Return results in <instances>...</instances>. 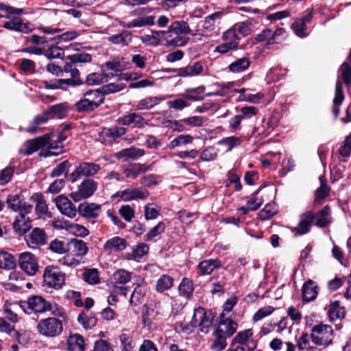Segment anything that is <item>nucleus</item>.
<instances>
[{
  "mask_svg": "<svg viewBox=\"0 0 351 351\" xmlns=\"http://www.w3.org/2000/svg\"><path fill=\"white\" fill-rule=\"evenodd\" d=\"M69 62H66L63 69L55 64H49L47 66V71L59 75L60 73H70L71 77L66 79H59L50 86L52 88L65 89L67 86H76L82 84V80L80 78L79 71L76 68V64L90 62L92 60L91 56L87 53H77L68 56Z\"/></svg>",
  "mask_w": 351,
  "mask_h": 351,
  "instance_id": "f257e3e1",
  "label": "nucleus"
},
{
  "mask_svg": "<svg viewBox=\"0 0 351 351\" xmlns=\"http://www.w3.org/2000/svg\"><path fill=\"white\" fill-rule=\"evenodd\" d=\"M310 337L316 346L326 348L333 343L334 330L331 326L319 323L312 326Z\"/></svg>",
  "mask_w": 351,
  "mask_h": 351,
  "instance_id": "f03ea898",
  "label": "nucleus"
},
{
  "mask_svg": "<svg viewBox=\"0 0 351 351\" xmlns=\"http://www.w3.org/2000/svg\"><path fill=\"white\" fill-rule=\"evenodd\" d=\"M38 332L48 338L56 337L63 331V325L61 320L55 317L41 319L36 325Z\"/></svg>",
  "mask_w": 351,
  "mask_h": 351,
  "instance_id": "7ed1b4c3",
  "label": "nucleus"
},
{
  "mask_svg": "<svg viewBox=\"0 0 351 351\" xmlns=\"http://www.w3.org/2000/svg\"><path fill=\"white\" fill-rule=\"evenodd\" d=\"M43 278L45 285L58 290L65 284L66 275L56 267L48 265L45 268Z\"/></svg>",
  "mask_w": 351,
  "mask_h": 351,
  "instance_id": "20e7f679",
  "label": "nucleus"
},
{
  "mask_svg": "<svg viewBox=\"0 0 351 351\" xmlns=\"http://www.w3.org/2000/svg\"><path fill=\"white\" fill-rule=\"evenodd\" d=\"M100 169V165L96 163L82 162L75 167V170L71 173L66 175V178L73 183L82 177L90 178L96 175Z\"/></svg>",
  "mask_w": 351,
  "mask_h": 351,
  "instance_id": "39448f33",
  "label": "nucleus"
},
{
  "mask_svg": "<svg viewBox=\"0 0 351 351\" xmlns=\"http://www.w3.org/2000/svg\"><path fill=\"white\" fill-rule=\"evenodd\" d=\"M20 308L26 313L30 314L31 313H42L50 309V302L42 296L32 295L27 300L19 302Z\"/></svg>",
  "mask_w": 351,
  "mask_h": 351,
  "instance_id": "423d86ee",
  "label": "nucleus"
},
{
  "mask_svg": "<svg viewBox=\"0 0 351 351\" xmlns=\"http://www.w3.org/2000/svg\"><path fill=\"white\" fill-rule=\"evenodd\" d=\"M97 187V181L92 178H84L77 186V190L70 193V197L74 202H80L92 197Z\"/></svg>",
  "mask_w": 351,
  "mask_h": 351,
  "instance_id": "0eeeda50",
  "label": "nucleus"
},
{
  "mask_svg": "<svg viewBox=\"0 0 351 351\" xmlns=\"http://www.w3.org/2000/svg\"><path fill=\"white\" fill-rule=\"evenodd\" d=\"M213 318L211 312L208 313L204 308L199 307L195 309L190 325L192 328L199 326L200 331L206 334L213 324Z\"/></svg>",
  "mask_w": 351,
  "mask_h": 351,
  "instance_id": "6e6552de",
  "label": "nucleus"
},
{
  "mask_svg": "<svg viewBox=\"0 0 351 351\" xmlns=\"http://www.w3.org/2000/svg\"><path fill=\"white\" fill-rule=\"evenodd\" d=\"M315 213L312 210H307L299 217V222L296 227L291 228V232L294 237L304 235L310 232L311 226L314 224Z\"/></svg>",
  "mask_w": 351,
  "mask_h": 351,
  "instance_id": "1a4fd4ad",
  "label": "nucleus"
},
{
  "mask_svg": "<svg viewBox=\"0 0 351 351\" xmlns=\"http://www.w3.org/2000/svg\"><path fill=\"white\" fill-rule=\"evenodd\" d=\"M19 264L20 268L29 276L35 275L39 267L37 258L29 252L20 254Z\"/></svg>",
  "mask_w": 351,
  "mask_h": 351,
  "instance_id": "9d476101",
  "label": "nucleus"
},
{
  "mask_svg": "<svg viewBox=\"0 0 351 351\" xmlns=\"http://www.w3.org/2000/svg\"><path fill=\"white\" fill-rule=\"evenodd\" d=\"M117 122L122 125L131 128L143 129L148 125L147 121L138 112H129L120 117Z\"/></svg>",
  "mask_w": 351,
  "mask_h": 351,
  "instance_id": "9b49d317",
  "label": "nucleus"
},
{
  "mask_svg": "<svg viewBox=\"0 0 351 351\" xmlns=\"http://www.w3.org/2000/svg\"><path fill=\"white\" fill-rule=\"evenodd\" d=\"M6 203L9 208L13 211L19 212V215L29 214L32 210V206L23 202L21 197L19 195H9Z\"/></svg>",
  "mask_w": 351,
  "mask_h": 351,
  "instance_id": "f8f14e48",
  "label": "nucleus"
},
{
  "mask_svg": "<svg viewBox=\"0 0 351 351\" xmlns=\"http://www.w3.org/2000/svg\"><path fill=\"white\" fill-rule=\"evenodd\" d=\"M204 71V67L200 62H195L186 66L169 70L180 77H188L199 75Z\"/></svg>",
  "mask_w": 351,
  "mask_h": 351,
  "instance_id": "ddd939ff",
  "label": "nucleus"
},
{
  "mask_svg": "<svg viewBox=\"0 0 351 351\" xmlns=\"http://www.w3.org/2000/svg\"><path fill=\"white\" fill-rule=\"evenodd\" d=\"M49 143V134L28 140L25 142L27 149L24 151L20 150V153L29 156L37 152L38 149L46 147Z\"/></svg>",
  "mask_w": 351,
  "mask_h": 351,
  "instance_id": "4468645a",
  "label": "nucleus"
},
{
  "mask_svg": "<svg viewBox=\"0 0 351 351\" xmlns=\"http://www.w3.org/2000/svg\"><path fill=\"white\" fill-rule=\"evenodd\" d=\"M56 204L60 212L69 218L75 217L78 212L75 206L66 196H58L56 198Z\"/></svg>",
  "mask_w": 351,
  "mask_h": 351,
  "instance_id": "2eb2a0df",
  "label": "nucleus"
},
{
  "mask_svg": "<svg viewBox=\"0 0 351 351\" xmlns=\"http://www.w3.org/2000/svg\"><path fill=\"white\" fill-rule=\"evenodd\" d=\"M77 211L82 217L95 219L101 212V206L93 202H84L79 205Z\"/></svg>",
  "mask_w": 351,
  "mask_h": 351,
  "instance_id": "dca6fc26",
  "label": "nucleus"
},
{
  "mask_svg": "<svg viewBox=\"0 0 351 351\" xmlns=\"http://www.w3.org/2000/svg\"><path fill=\"white\" fill-rule=\"evenodd\" d=\"M145 150L136 147H130L129 148H125L120 152H118L114 154V156L118 159H123L124 161H128L129 160H138L141 157L145 155Z\"/></svg>",
  "mask_w": 351,
  "mask_h": 351,
  "instance_id": "f3484780",
  "label": "nucleus"
},
{
  "mask_svg": "<svg viewBox=\"0 0 351 351\" xmlns=\"http://www.w3.org/2000/svg\"><path fill=\"white\" fill-rule=\"evenodd\" d=\"M31 199L36 204L35 210L39 217H51V213L48 211V206L46 204L44 196L42 193H34L31 196Z\"/></svg>",
  "mask_w": 351,
  "mask_h": 351,
  "instance_id": "a211bd4d",
  "label": "nucleus"
},
{
  "mask_svg": "<svg viewBox=\"0 0 351 351\" xmlns=\"http://www.w3.org/2000/svg\"><path fill=\"white\" fill-rule=\"evenodd\" d=\"M331 208L326 205L322 209L315 213V226L317 228H324L332 222Z\"/></svg>",
  "mask_w": 351,
  "mask_h": 351,
  "instance_id": "6ab92c4d",
  "label": "nucleus"
},
{
  "mask_svg": "<svg viewBox=\"0 0 351 351\" xmlns=\"http://www.w3.org/2000/svg\"><path fill=\"white\" fill-rule=\"evenodd\" d=\"M126 133V129L123 127H112L105 128L100 134V137L106 143H112L117 138H120Z\"/></svg>",
  "mask_w": 351,
  "mask_h": 351,
  "instance_id": "aec40b11",
  "label": "nucleus"
},
{
  "mask_svg": "<svg viewBox=\"0 0 351 351\" xmlns=\"http://www.w3.org/2000/svg\"><path fill=\"white\" fill-rule=\"evenodd\" d=\"M3 27L9 30L24 34H28L32 32L29 24L23 23V19L18 16L13 17L11 20L5 21Z\"/></svg>",
  "mask_w": 351,
  "mask_h": 351,
  "instance_id": "412c9836",
  "label": "nucleus"
},
{
  "mask_svg": "<svg viewBox=\"0 0 351 351\" xmlns=\"http://www.w3.org/2000/svg\"><path fill=\"white\" fill-rule=\"evenodd\" d=\"M328 318L330 322L343 319L346 314L344 306L340 305L338 300L330 301L327 312Z\"/></svg>",
  "mask_w": 351,
  "mask_h": 351,
  "instance_id": "4be33fe9",
  "label": "nucleus"
},
{
  "mask_svg": "<svg viewBox=\"0 0 351 351\" xmlns=\"http://www.w3.org/2000/svg\"><path fill=\"white\" fill-rule=\"evenodd\" d=\"M132 34L128 30H122L121 32L113 34L108 37V41L110 43L121 47L128 46L132 40Z\"/></svg>",
  "mask_w": 351,
  "mask_h": 351,
  "instance_id": "5701e85b",
  "label": "nucleus"
},
{
  "mask_svg": "<svg viewBox=\"0 0 351 351\" xmlns=\"http://www.w3.org/2000/svg\"><path fill=\"white\" fill-rule=\"evenodd\" d=\"M118 195L123 200L129 202L138 199H145L148 197L149 193L147 191H141L138 189H128L118 192Z\"/></svg>",
  "mask_w": 351,
  "mask_h": 351,
  "instance_id": "b1692460",
  "label": "nucleus"
},
{
  "mask_svg": "<svg viewBox=\"0 0 351 351\" xmlns=\"http://www.w3.org/2000/svg\"><path fill=\"white\" fill-rule=\"evenodd\" d=\"M27 242L29 246L43 245L47 243V235L44 230L36 228L27 236Z\"/></svg>",
  "mask_w": 351,
  "mask_h": 351,
  "instance_id": "393cba45",
  "label": "nucleus"
},
{
  "mask_svg": "<svg viewBox=\"0 0 351 351\" xmlns=\"http://www.w3.org/2000/svg\"><path fill=\"white\" fill-rule=\"evenodd\" d=\"M127 247V242L124 239L119 237H114L108 239L104 245L105 251L112 253L121 252Z\"/></svg>",
  "mask_w": 351,
  "mask_h": 351,
  "instance_id": "a878e982",
  "label": "nucleus"
},
{
  "mask_svg": "<svg viewBox=\"0 0 351 351\" xmlns=\"http://www.w3.org/2000/svg\"><path fill=\"white\" fill-rule=\"evenodd\" d=\"M26 215L27 214L19 215L13 223L14 231L19 235L25 234L31 228V221L29 218L26 219Z\"/></svg>",
  "mask_w": 351,
  "mask_h": 351,
  "instance_id": "bb28decb",
  "label": "nucleus"
},
{
  "mask_svg": "<svg viewBox=\"0 0 351 351\" xmlns=\"http://www.w3.org/2000/svg\"><path fill=\"white\" fill-rule=\"evenodd\" d=\"M318 295V287L312 280H308L302 287V297L305 302H311L314 300Z\"/></svg>",
  "mask_w": 351,
  "mask_h": 351,
  "instance_id": "cd10ccee",
  "label": "nucleus"
},
{
  "mask_svg": "<svg viewBox=\"0 0 351 351\" xmlns=\"http://www.w3.org/2000/svg\"><path fill=\"white\" fill-rule=\"evenodd\" d=\"M69 351H85L84 337L78 333L70 334L67 339Z\"/></svg>",
  "mask_w": 351,
  "mask_h": 351,
  "instance_id": "c85d7f7f",
  "label": "nucleus"
},
{
  "mask_svg": "<svg viewBox=\"0 0 351 351\" xmlns=\"http://www.w3.org/2000/svg\"><path fill=\"white\" fill-rule=\"evenodd\" d=\"M154 16H138L130 22H120L121 26L125 28L141 27L154 24Z\"/></svg>",
  "mask_w": 351,
  "mask_h": 351,
  "instance_id": "c756f323",
  "label": "nucleus"
},
{
  "mask_svg": "<svg viewBox=\"0 0 351 351\" xmlns=\"http://www.w3.org/2000/svg\"><path fill=\"white\" fill-rule=\"evenodd\" d=\"M319 180L320 186L315 191V199L313 203L314 207L322 205L325 198L329 195L330 189L326 182L322 177H319Z\"/></svg>",
  "mask_w": 351,
  "mask_h": 351,
  "instance_id": "7c9ffc66",
  "label": "nucleus"
},
{
  "mask_svg": "<svg viewBox=\"0 0 351 351\" xmlns=\"http://www.w3.org/2000/svg\"><path fill=\"white\" fill-rule=\"evenodd\" d=\"M49 119H62L67 116L68 107L66 104H58L53 105L45 110Z\"/></svg>",
  "mask_w": 351,
  "mask_h": 351,
  "instance_id": "2f4dec72",
  "label": "nucleus"
},
{
  "mask_svg": "<svg viewBox=\"0 0 351 351\" xmlns=\"http://www.w3.org/2000/svg\"><path fill=\"white\" fill-rule=\"evenodd\" d=\"M169 32L167 31H154L152 34H145L141 37L142 43L147 45L156 46L159 44L160 39L169 36Z\"/></svg>",
  "mask_w": 351,
  "mask_h": 351,
  "instance_id": "473e14b6",
  "label": "nucleus"
},
{
  "mask_svg": "<svg viewBox=\"0 0 351 351\" xmlns=\"http://www.w3.org/2000/svg\"><path fill=\"white\" fill-rule=\"evenodd\" d=\"M344 99L343 85L340 82H337L335 87V95L333 99L332 113L335 118H337L340 112V106Z\"/></svg>",
  "mask_w": 351,
  "mask_h": 351,
  "instance_id": "72a5a7b5",
  "label": "nucleus"
},
{
  "mask_svg": "<svg viewBox=\"0 0 351 351\" xmlns=\"http://www.w3.org/2000/svg\"><path fill=\"white\" fill-rule=\"evenodd\" d=\"M213 336L215 337L210 345V349L213 351H222L226 346V337L223 335V332L220 328H216L213 332Z\"/></svg>",
  "mask_w": 351,
  "mask_h": 351,
  "instance_id": "f704fd0d",
  "label": "nucleus"
},
{
  "mask_svg": "<svg viewBox=\"0 0 351 351\" xmlns=\"http://www.w3.org/2000/svg\"><path fill=\"white\" fill-rule=\"evenodd\" d=\"M77 320L86 330L93 328L97 322V319L95 315L88 311L81 313L78 315Z\"/></svg>",
  "mask_w": 351,
  "mask_h": 351,
  "instance_id": "c9c22d12",
  "label": "nucleus"
},
{
  "mask_svg": "<svg viewBox=\"0 0 351 351\" xmlns=\"http://www.w3.org/2000/svg\"><path fill=\"white\" fill-rule=\"evenodd\" d=\"M204 90L205 86L203 85L197 88H187L182 96L184 98L193 101H202L205 97L203 95Z\"/></svg>",
  "mask_w": 351,
  "mask_h": 351,
  "instance_id": "e433bc0d",
  "label": "nucleus"
},
{
  "mask_svg": "<svg viewBox=\"0 0 351 351\" xmlns=\"http://www.w3.org/2000/svg\"><path fill=\"white\" fill-rule=\"evenodd\" d=\"M174 283L173 277L167 275H162L157 280L156 285V291L158 293H162L170 289Z\"/></svg>",
  "mask_w": 351,
  "mask_h": 351,
  "instance_id": "4c0bfd02",
  "label": "nucleus"
},
{
  "mask_svg": "<svg viewBox=\"0 0 351 351\" xmlns=\"http://www.w3.org/2000/svg\"><path fill=\"white\" fill-rule=\"evenodd\" d=\"M221 267V264L218 259L204 260L198 265L202 275L210 274L215 268H219Z\"/></svg>",
  "mask_w": 351,
  "mask_h": 351,
  "instance_id": "58836bf2",
  "label": "nucleus"
},
{
  "mask_svg": "<svg viewBox=\"0 0 351 351\" xmlns=\"http://www.w3.org/2000/svg\"><path fill=\"white\" fill-rule=\"evenodd\" d=\"M46 147L49 150H48L43 154V156L45 158L52 156H58L60 154H62L64 152L62 145L58 141H57L56 139L54 141L53 139H51L49 134V143H47Z\"/></svg>",
  "mask_w": 351,
  "mask_h": 351,
  "instance_id": "ea45409f",
  "label": "nucleus"
},
{
  "mask_svg": "<svg viewBox=\"0 0 351 351\" xmlns=\"http://www.w3.org/2000/svg\"><path fill=\"white\" fill-rule=\"evenodd\" d=\"M250 65V60L246 57L239 58L228 66V69L232 73H241L246 71Z\"/></svg>",
  "mask_w": 351,
  "mask_h": 351,
  "instance_id": "a19ab883",
  "label": "nucleus"
},
{
  "mask_svg": "<svg viewBox=\"0 0 351 351\" xmlns=\"http://www.w3.org/2000/svg\"><path fill=\"white\" fill-rule=\"evenodd\" d=\"M16 263L14 257L6 252H0V268L10 270L16 267Z\"/></svg>",
  "mask_w": 351,
  "mask_h": 351,
  "instance_id": "79ce46f5",
  "label": "nucleus"
},
{
  "mask_svg": "<svg viewBox=\"0 0 351 351\" xmlns=\"http://www.w3.org/2000/svg\"><path fill=\"white\" fill-rule=\"evenodd\" d=\"M162 99L158 97H147L141 99L136 105V109L138 110H149L158 105Z\"/></svg>",
  "mask_w": 351,
  "mask_h": 351,
  "instance_id": "37998d69",
  "label": "nucleus"
},
{
  "mask_svg": "<svg viewBox=\"0 0 351 351\" xmlns=\"http://www.w3.org/2000/svg\"><path fill=\"white\" fill-rule=\"evenodd\" d=\"M237 326V323L230 319L226 320L224 322L219 321L217 328H220L223 332L224 336L229 338L236 332Z\"/></svg>",
  "mask_w": 351,
  "mask_h": 351,
  "instance_id": "c03bdc74",
  "label": "nucleus"
},
{
  "mask_svg": "<svg viewBox=\"0 0 351 351\" xmlns=\"http://www.w3.org/2000/svg\"><path fill=\"white\" fill-rule=\"evenodd\" d=\"M167 32L169 34L173 32L177 35L179 34H188L191 32V29L187 22L176 21L171 24Z\"/></svg>",
  "mask_w": 351,
  "mask_h": 351,
  "instance_id": "a18cd8bd",
  "label": "nucleus"
},
{
  "mask_svg": "<svg viewBox=\"0 0 351 351\" xmlns=\"http://www.w3.org/2000/svg\"><path fill=\"white\" fill-rule=\"evenodd\" d=\"M49 119L45 110L43 114L36 115L33 121L32 125H30L26 129V132L30 134H35L38 131V126L40 124L45 123Z\"/></svg>",
  "mask_w": 351,
  "mask_h": 351,
  "instance_id": "49530a36",
  "label": "nucleus"
},
{
  "mask_svg": "<svg viewBox=\"0 0 351 351\" xmlns=\"http://www.w3.org/2000/svg\"><path fill=\"white\" fill-rule=\"evenodd\" d=\"M71 245L73 247V251L77 256L82 257L85 256L88 251V247L84 241L78 239H72L70 241Z\"/></svg>",
  "mask_w": 351,
  "mask_h": 351,
  "instance_id": "de8ad7c7",
  "label": "nucleus"
},
{
  "mask_svg": "<svg viewBox=\"0 0 351 351\" xmlns=\"http://www.w3.org/2000/svg\"><path fill=\"white\" fill-rule=\"evenodd\" d=\"M180 295L189 298L193 292V282L188 278H184L178 287Z\"/></svg>",
  "mask_w": 351,
  "mask_h": 351,
  "instance_id": "09e8293b",
  "label": "nucleus"
},
{
  "mask_svg": "<svg viewBox=\"0 0 351 351\" xmlns=\"http://www.w3.org/2000/svg\"><path fill=\"white\" fill-rule=\"evenodd\" d=\"M112 279L115 285H124L131 280V273L125 269H118L113 276Z\"/></svg>",
  "mask_w": 351,
  "mask_h": 351,
  "instance_id": "8fccbe9b",
  "label": "nucleus"
},
{
  "mask_svg": "<svg viewBox=\"0 0 351 351\" xmlns=\"http://www.w3.org/2000/svg\"><path fill=\"white\" fill-rule=\"evenodd\" d=\"M93 101L84 96V98L81 99L75 104V108L79 112H90L97 108Z\"/></svg>",
  "mask_w": 351,
  "mask_h": 351,
  "instance_id": "3c124183",
  "label": "nucleus"
},
{
  "mask_svg": "<svg viewBox=\"0 0 351 351\" xmlns=\"http://www.w3.org/2000/svg\"><path fill=\"white\" fill-rule=\"evenodd\" d=\"M84 96L93 101L95 106L98 108L101 104L104 103L105 97L101 89H97L86 92Z\"/></svg>",
  "mask_w": 351,
  "mask_h": 351,
  "instance_id": "603ef678",
  "label": "nucleus"
},
{
  "mask_svg": "<svg viewBox=\"0 0 351 351\" xmlns=\"http://www.w3.org/2000/svg\"><path fill=\"white\" fill-rule=\"evenodd\" d=\"M83 279L90 285L99 283L100 278L97 269H85L83 273Z\"/></svg>",
  "mask_w": 351,
  "mask_h": 351,
  "instance_id": "864d4df0",
  "label": "nucleus"
},
{
  "mask_svg": "<svg viewBox=\"0 0 351 351\" xmlns=\"http://www.w3.org/2000/svg\"><path fill=\"white\" fill-rule=\"evenodd\" d=\"M193 137L190 134H180L173 139L169 145V148L173 149L177 147L192 143Z\"/></svg>",
  "mask_w": 351,
  "mask_h": 351,
  "instance_id": "5fc2aeb1",
  "label": "nucleus"
},
{
  "mask_svg": "<svg viewBox=\"0 0 351 351\" xmlns=\"http://www.w3.org/2000/svg\"><path fill=\"white\" fill-rule=\"evenodd\" d=\"M253 335L252 329H247L243 331L239 332L232 341L231 346L235 343L244 345Z\"/></svg>",
  "mask_w": 351,
  "mask_h": 351,
  "instance_id": "6e6d98bb",
  "label": "nucleus"
},
{
  "mask_svg": "<svg viewBox=\"0 0 351 351\" xmlns=\"http://www.w3.org/2000/svg\"><path fill=\"white\" fill-rule=\"evenodd\" d=\"M291 29L295 35L300 38L306 37L308 34L307 32L306 25L300 19L295 20V21L291 25Z\"/></svg>",
  "mask_w": 351,
  "mask_h": 351,
  "instance_id": "4d7b16f0",
  "label": "nucleus"
},
{
  "mask_svg": "<svg viewBox=\"0 0 351 351\" xmlns=\"http://www.w3.org/2000/svg\"><path fill=\"white\" fill-rule=\"evenodd\" d=\"M277 210L273 204H266L258 213V217L262 221L270 219L276 213Z\"/></svg>",
  "mask_w": 351,
  "mask_h": 351,
  "instance_id": "13d9d810",
  "label": "nucleus"
},
{
  "mask_svg": "<svg viewBox=\"0 0 351 351\" xmlns=\"http://www.w3.org/2000/svg\"><path fill=\"white\" fill-rule=\"evenodd\" d=\"M165 228L166 226L164 222H159L156 226L153 227L147 234L145 235V240L152 241L154 238L165 232Z\"/></svg>",
  "mask_w": 351,
  "mask_h": 351,
  "instance_id": "bf43d9fd",
  "label": "nucleus"
},
{
  "mask_svg": "<svg viewBox=\"0 0 351 351\" xmlns=\"http://www.w3.org/2000/svg\"><path fill=\"white\" fill-rule=\"evenodd\" d=\"M126 87L125 84H115V83H110L108 84L104 85L101 88V92L105 97L106 95H109L112 93H114L119 92Z\"/></svg>",
  "mask_w": 351,
  "mask_h": 351,
  "instance_id": "052dcab7",
  "label": "nucleus"
},
{
  "mask_svg": "<svg viewBox=\"0 0 351 351\" xmlns=\"http://www.w3.org/2000/svg\"><path fill=\"white\" fill-rule=\"evenodd\" d=\"M121 341V351H132L134 343L132 336L128 334H121L119 336Z\"/></svg>",
  "mask_w": 351,
  "mask_h": 351,
  "instance_id": "680f3d73",
  "label": "nucleus"
},
{
  "mask_svg": "<svg viewBox=\"0 0 351 351\" xmlns=\"http://www.w3.org/2000/svg\"><path fill=\"white\" fill-rule=\"evenodd\" d=\"M341 76L347 87L351 86V67L349 64L344 62L340 67Z\"/></svg>",
  "mask_w": 351,
  "mask_h": 351,
  "instance_id": "e2e57ef3",
  "label": "nucleus"
},
{
  "mask_svg": "<svg viewBox=\"0 0 351 351\" xmlns=\"http://www.w3.org/2000/svg\"><path fill=\"white\" fill-rule=\"evenodd\" d=\"M71 167V163L69 160H64L62 162L60 163L56 168H54L51 173V177H59L63 173H66L65 176L67 174L69 168Z\"/></svg>",
  "mask_w": 351,
  "mask_h": 351,
  "instance_id": "0e129e2a",
  "label": "nucleus"
},
{
  "mask_svg": "<svg viewBox=\"0 0 351 351\" xmlns=\"http://www.w3.org/2000/svg\"><path fill=\"white\" fill-rule=\"evenodd\" d=\"M43 55H45L48 59L60 58L64 55V51L62 48L53 45L47 50L45 49Z\"/></svg>",
  "mask_w": 351,
  "mask_h": 351,
  "instance_id": "69168bd1",
  "label": "nucleus"
},
{
  "mask_svg": "<svg viewBox=\"0 0 351 351\" xmlns=\"http://www.w3.org/2000/svg\"><path fill=\"white\" fill-rule=\"evenodd\" d=\"M106 67L115 72L122 71L125 69V62L123 60L119 58L113 59L112 61H108L105 63Z\"/></svg>",
  "mask_w": 351,
  "mask_h": 351,
  "instance_id": "338daca9",
  "label": "nucleus"
},
{
  "mask_svg": "<svg viewBox=\"0 0 351 351\" xmlns=\"http://www.w3.org/2000/svg\"><path fill=\"white\" fill-rule=\"evenodd\" d=\"M339 153L342 157L347 158L350 156L351 153V134L346 137L339 149Z\"/></svg>",
  "mask_w": 351,
  "mask_h": 351,
  "instance_id": "774afa93",
  "label": "nucleus"
}]
</instances>
